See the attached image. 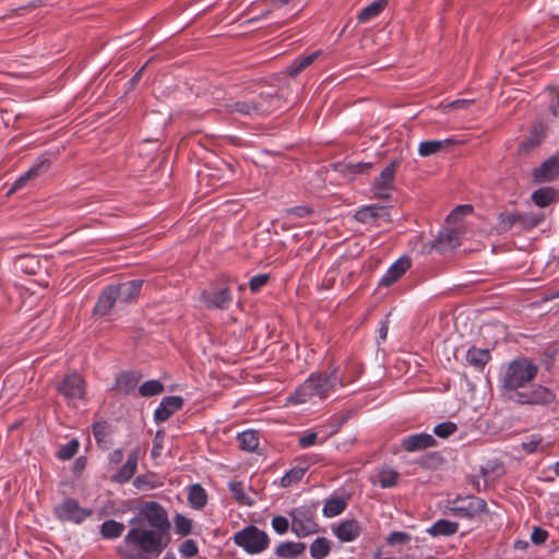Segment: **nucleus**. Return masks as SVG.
Listing matches in <instances>:
<instances>
[{
	"instance_id": "obj_16",
	"label": "nucleus",
	"mask_w": 559,
	"mask_h": 559,
	"mask_svg": "<svg viewBox=\"0 0 559 559\" xmlns=\"http://www.w3.org/2000/svg\"><path fill=\"white\" fill-rule=\"evenodd\" d=\"M547 127L537 122L532 127L530 136L520 143L518 154L527 155L531 151L535 150L545 139Z\"/></svg>"
},
{
	"instance_id": "obj_9",
	"label": "nucleus",
	"mask_w": 559,
	"mask_h": 559,
	"mask_svg": "<svg viewBox=\"0 0 559 559\" xmlns=\"http://www.w3.org/2000/svg\"><path fill=\"white\" fill-rule=\"evenodd\" d=\"M509 399L520 404H548L555 400V394L547 388L538 385L530 391L522 390L510 394Z\"/></svg>"
},
{
	"instance_id": "obj_58",
	"label": "nucleus",
	"mask_w": 559,
	"mask_h": 559,
	"mask_svg": "<svg viewBox=\"0 0 559 559\" xmlns=\"http://www.w3.org/2000/svg\"><path fill=\"white\" fill-rule=\"evenodd\" d=\"M163 439L164 435L162 431H157L155 435V438L153 440V449H152V456L158 457L160 455V450L163 448Z\"/></svg>"
},
{
	"instance_id": "obj_48",
	"label": "nucleus",
	"mask_w": 559,
	"mask_h": 559,
	"mask_svg": "<svg viewBox=\"0 0 559 559\" xmlns=\"http://www.w3.org/2000/svg\"><path fill=\"white\" fill-rule=\"evenodd\" d=\"M399 474L393 469H383L379 473V483L383 488L396 485Z\"/></svg>"
},
{
	"instance_id": "obj_31",
	"label": "nucleus",
	"mask_w": 559,
	"mask_h": 559,
	"mask_svg": "<svg viewBox=\"0 0 559 559\" xmlns=\"http://www.w3.org/2000/svg\"><path fill=\"white\" fill-rule=\"evenodd\" d=\"M459 524L449 520H439L427 532L431 536H451L457 532Z\"/></svg>"
},
{
	"instance_id": "obj_39",
	"label": "nucleus",
	"mask_w": 559,
	"mask_h": 559,
	"mask_svg": "<svg viewBox=\"0 0 559 559\" xmlns=\"http://www.w3.org/2000/svg\"><path fill=\"white\" fill-rule=\"evenodd\" d=\"M330 549V542L324 537H319L310 545V555L314 559H323L329 555Z\"/></svg>"
},
{
	"instance_id": "obj_18",
	"label": "nucleus",
	"mask_w": 559,
	"mask_h": 559,
	"mask_svg": "<svg viewBox=\"0 0 559 559\" xmlns=\"http://www.w3.org/2000/svg\"><path fill=\"white\" fill-rule=\"evenodd\" d=\"M142 280H133L119 285H111L120 302H130L138 297L142 288Z\"/></svg>"
},
{
	"instance_id": "obj_40",
	"label": "nucleus",
	"mask_w": 559,
	"mask_h": 559,
	"mask_svg": "<svg viewBox=\"0 0 559 559\" xmlns=\"http://www.w3.org/2000/svg\"><path fill=\"white\" fill-rule=\"evenodd\" d=\"M123 530L124 525L122 523L108 520L102 524L100 533L105 538H117L122 534Z\"/></svg>"
},
{
	"instance_id": "obj_10",
	"label": "nucleus",
	"mask_w": 559,
	"mask_h": 559,
	"mask_svg": "<svg viewBox=\"0 0 559 559\" xmlns=\"http://www.w3.org/2000/svg\"><path fill=\"white\" fill-rule=\"evenodd\" d=\"M57 389L68 400H81L85 395V382L78 373L64 377Z\"/></svg>"
},
{
	"instance_id": "obj_2",
	"label": "nucleus",
	"mask_w": 559,
	"mask_h": 559,
	"mask_svg": "<svg viewBox=\"0 0 559 559\" xmlns=\"http://www.w3.org/2000/svg\"><path fill=\"white\" fill-rule=\"evenodd\" d=\"M124 540L127 544L140 547L143 552L159 555L167 547L169 536L167 531L139 523L128 532Z\"/></svg>"
},
{
	"instance_id": "obj_21",
	"label": "nucleus",
	"mask_w": 559,
	"mask_h": 559,
	"mask_svg": "<svg viewBox=\"0 0 559 559\" xmlns=\"http://www.w3.org/2000/svg\"><path fill=\"white\" fill-rule=\"evenodd\" d=\"M139 454L140 450L134 449L129 455L126 464L116 473L112 475L111 479L114 481L123 484L131 479V477L134 475L138 466L139 461Z\"/></svg>"
},
{
	"instance_id": "obj_4",
	"label": "nucleus",
	"mask_w": 559,
	"mask_h": 559,
	"mask_svg": "<svg viewBox=\"0 0 559 559\" xmlns=\"http://www.w3.org/2000/svg\"><path fill=\"white\" fill-rule=\"evenodd\" d=\"M537 373V366L527 360H514L510 364L504 378L503 389L510 394L521 392L525 384L533 380Z\"/></svg>"
},
{
	"instance_id": "obj_27",
	"label": "nucleus",
	"mask_w": 559,
	"mask_h": 559,
	"mask_svg": "<svg viewBox=\"0 0 559 559\" xmlns=\"http://www.w3.org/2000/svg\"><path fill=\"white\" fill-rule=\"evenodd\" d=\"M359 531L356 520H346L337 526L335 534L342 542H352L359 535Z\"/></svg>"
},
{
	"instance_id": "obj_26",
	"label": "nucleus",
	"mask_w": 559,
	"mask_h": 559,
	"mask_svg": "<svg viewBox=\"0 0 559 559\" xmlns=\"http://www.w3.org/2000/svg\"><path fill=\"white\" fill-rule=\"evenodd\" d=\"M305 550L306 544L304 543L284 542L276 547L275 555L281 558L293 559L302 555Z\"/></svg>"
},
{
	"instance_id": "obj_23",
	"label": "nucleus",
	"mask_w": 559,
	"mask_h": 559,
	"mask_svg": "<svg viewBox=\"0 0 559 559\" xmlns=\"http://www.w3.org/2000/svg\"><path fill=\"white\" fill-rule=\"evenodd\" d=\"M117 301L119 300L114 287L111 285L107 286L98 297L93 313L95 316H106Z\"/></svg>"
},
{
	"instance_id": "obj_36",
	"label": "nucleus",
	"mask_w": 559,
	"mask_h": 559,
	"mask_svg": "<svg viewBox=\"0 0 559 559\" xmlns=\"http://www.w3.org/2000/svg\"><path fill=\"white\" fill-rule=\"evenodd\" d=\"M239 447L242 450L252 452L259 445V436L254 430H247L238 435Z\"/></svg>"
},
{
	"instance_id": "obj_60",
	"label": "nucleus",
	"mask_w": 559,
	"mask_h": 559,
	"mask_svg": "<svg viewBox=\"0 0 559 559\" xmlns=\"http://www.w3.org/2000/svg\"><path fill=\"white\" fill-rule=\"evenodd\" d=\"M317 433L316 432H311V433H307L305 436H302L300 439H299V444L302 447V448H307V447H310L312 444H314L316 440H317Z\"/></svg>"
},
{
	"instance_id": "obj_29",
	"label": "nucleus",
	"mask_w": 559,
	"mask_h": 559,
	"mask_svg": "<svg viewBox=\"0 0 559 559\" xmlns=\"http://www.w3.org/2000/svg\"><path fill=\"white\" fill-rule=\"evenodd\" d=\"M558 195L559 193L556 189L546 187L534 191L532 200L536 205L545 207L555 202L558 199Z\"/></svg>"
},
{
	"instance_id": "obj_15",
	"label": "nucleus",
	"mask_w": 559,
	"mask_h": 559,
	"mask_svg": "<svg viewBox=\"0 0 559 559\" xmlns=\"http://www.w3.org/2000/svg\"><path fill=\"white\" fill-rule=\"evenodd\" d=\"M59 518L71 520L76 523L82 522L85 518L92 514L91 510L82 509L78 501L74 499H67L58 509Z\"/></svg>"
},
{
	"instance_id": "obj_11",
	"label": "nucleus",
	"mask_w": 559,
	"mask_h": 559,
	"mask_svg": "<svg viewBox=\"0 0 559 559\" xmlns=\"http://www.w3.org/2000/svg\"><path fill=\"white\" fill-rule=\"evenodd\" d=\"M463 234V225H453L439 234L433 242V248L440 252L452 250L460 246V237Z\"/></svg>"
},
{
	"instance_id": "obj_7",
	"label": "nucleus",
	"mask_w": 559,
	"mask_h": 559,
	"mask_svg": "<svg viewBox=\"0 0 559 559\" xmlns=\"http://www.w3.org/2000/svg\"><path fill=\"white\" fill-rule=\"evenodd\" d=\"M450 510L457 516L472 519L487 511V503L479 497L457 498L451 502Z\"/></svg>"
},
{
	"instance_id": "obj_50",
	"label": "nucleus",
	"mask_w": 559,
	"mask_h": 559,
	"mask_svg": "<svg viewBox=\"0 0 559 559\" xmlns=\"http://www.w3.org/2000/svg\"><path fill=\"white\" fill-rule=\"evenodd\" d=\"M79 450V441L72 439L58 451V457L61 460H70Z\"/></svg>"
},
{
	"instance_id": "obj_25",
	"label": "nucleus",
	"mask_w": 559,
	"mask_h": 559,
	"mask_svg": "<svg viewBox=\"0 0 559 559\" xmlns=\"http://www.w3.org/2000/svg\"><path fill=\"white\" fill-rule=\"evenodd\" d=\"M384 216H389L386 207L369 205L358 210L354 217L360 223H368Z\"/></svg>"
},
{
	"instance_id": "obj_14",
	"label": "nucleus",
	"mask_w": 559,
	"mask_h": 559,
	"mask_svg": "<svg viewBox=\"0 0 559 559\" xmlns=\"http://www.w3.org/2000/svg\"><path fill=\"white\" fill-rule=\"evenodd\" d=\"M201 298L209 309H225L231 301L228 287L203 292Z\"/></svg>"
},
{
	"instance_id": "obj_13",
	"label": "nucleus",
	"mask_w": 559,
	"mask_h": 559,
	"mask_svg": "<svg viewBox=\"0 0 559 559\" xmlns=\"http://www.w3.org/2000/svg\"><path fill=\"white\" fill-rule=\"evenodd\" d=\"M534 181L542 183L552 181L559 176V153L545 160L532 173Z\"/></svg>"
},
{
	"instance_id": "obj_1",
	"label": "nucleus",
	"mask_w": 559,
	"mask_h": 559,
	"mask_svg": "<svg viewBox=\"0 0 559 559\" xmlns=\"http://www.w3.org/2000/svg\"><path fill=\"white\" fill-rule=\"evenodd\" d=\"M343 386L345 380L337 376L336 369L328 372H314L288 397L295 404H302L313 397L325 400L335 390L336 385Z\"/></svg>"
},
{
	"instance_id": "obj_52",
	"label": "nucleus",
	"mask_w": 559,
	"mask_h": 559,
	"mask_svg": "<svg viewBox=\"0 0 559 559\" xmlns=\"http://www.w3.org/2000/svg\"><path fill=\"white\" fill-rule=\"evenodd\" d=\"M272 527L277 534L283 535L288 531L289 522L286 518L276 515L272 519Z\"/></svg>"
},
{
	"instance_id": "obj_49",
	"label": "nucleus",
	"mask_w": 559,
	"mask_h": 559,
	"mask_svg": "<svg viewBox=\"0 0 559 559\" xmlns=\"http://www.w3.org/2000/svg\"><path fill=\"white\" fill-rule=\"evenodd\" d=\"M229 489L233 492L234 498L241 503L251 506V501L248 500L245 493V485L241 481L229 483Z\"/></svg>"
},
{
	"instance_id": "obj_63",
	"label": "nucleus",
	"mask_w": 559,
	"mask_h": 559,
	"mask_svg": "<svg viewBox=\"0 0 559 559\" xmlns=\"http://www.w3.org/2000/svg\"><path fill=\"white\" fill-rule=\"evenodd\" d=\"M134 486L139 489H143V488H146L148 487V484L145 479V476H138L135 479H134Z\"/></svg>"
},
{
	"instance_id": "obj_64",
	"label": "nucleus",
	"mask_w": 559,
	"mask_h": 559,
	"mask_svg": "<svg viewBox=\"0 0 559 559\" xmlns=\"http://www.w3.org/2000/svg\"><path fill=\"white\" fill-rule=\"evenodd\" d=\"M123 453L121 450H116L110 454V461L112 463H120L122 461Z\"/></svg>"
},
{
	"instance_id": "obj_41",
	"label": "nucleus",
	"mask_w": 559,
	"mask_h": 559,
	"mask_svg": "<svg viewBox=\"0 0 559 559\" xmlns=\"http://www.w3.org/2000/svg\"><path fill=\"white\" fill-rule=\"evenodd\" d=\"M385 3V0L372 2L371 4L361 10V12L357 16L358 21L362 23L377 16L384 9Z\"/></svg>"
},
{
	"instance_id": "obj_20",
	"label": "nucleus",
	"mask_w": 559,
	"mask_h": 559,
	"mask_svg": "<svg viewBox=\"0 0 559 559\" xmlns=\"http://www.w3.org/2000/svg\"><path fill=\"white\" fill-rule=\"evenodd\" d=\"M411 259L408 257L400 258L391 265L385 275L381 278L380 285L389 287L395 283L409 267Z\"/></svg>"
},
{
	"instance_id": "obj_59",
	"label": "nucleus",
	"mask_w": 559,
	"mask_h": 559,
	"mask_svg": "<svg viewBox=\"0 0 559 559\" xmlns=\"http://www.w3.org/2000/svg\"><path fill=\"white\" fill-rule=\"evenodd\" d=\"M312 209L306 205L295 206L287 210V213L294 214L298 217H306L312 214Z\"/></svg>"
},
{
	"instance_id": "obj_34",
	"label": "nucleus",
	"mask_w": 559,
	"mask_h": 559,
	"mask_svg": "<svg viewBox=\"0 0 559 559\" xmlns=\"http://www.w3.org/2000/svg\"><path fill=\"white\" fill-rule=\"evenodd\" d=\"M140 381V376L135 372H126L117 378V388L124 394L135 389Z\"/></svg>"
},
{
	"instance_id": "obj_46",
	"label": "nucleus",
	"mask_w": 559,
	"mask_h": 559,
	"mask_svg": "<svg viewBox=\"0 0 559 559\" xmlns=\"http://www.w3.org/2000/svg\"><path fill=\"white\" fill-rule=\"evenodd\" d=\"M515 224H519V213H502L498 229L500 233H506Z\"/></svg>"
},
{
	"instance_id": "obj_45",
	"label": "nucleus",
	"mask_w": 559,
	"mask_h": 559,
	"mask_svg": "<svg viewBox=\"0 0 559 559\" xmlns=\"http://www.w3.org/2000/svg\"><path fill=\"white\" fill-rule=\"evenodd\" d=\"M472 205H457L447 217L450 225H462L460 219L463 215L472 213Z\"/></svg>"
},
{
	"instance_id": "obj_54",
	"label": "nucleus",
	"mask_w": 559,
	"mask_h": 559,
	"mask_svg": "<svg viewBox=\"0 0 559 559\" xmlns=\"http://www.w3.org/2000/svg\"><path fill=\"white\" fill-rule=\"evenodd\" d=\"M270 276L267 274H260L253 276L249 282V287L252 292H258L262 286L269 282Z\"/></svg>"
},
{
	"instance_id": "obj_24",
	"label": "nucleus",
	"mask_w": 559,
	"mask_h": 559,
	"mask_svg": "<svg viewBox=\"0 0 559 559\" xmlns=\"http://www.w3.org/2000/svg\"><path fill=\"white\" fill-rule=\"evenodd\" d=\"M14 267L15 270L21 271L28 275H36L43 269L40 259L36 255L31 254H23L17 257L14 262Z\"/></svg>"
},
{
	"instance_id": "obj_42",
	"label": "nucleus",
	"mask_w": 559,
	"mask_h": 559,
	"mask_svg": "<svg viewBox=\"0 0 559 559\" xmlns=\"http://www.w3.org/2000/svg\"><path fill=\"white\" fill-rule=\"evenodd\" d=\"M307 467L297 466L288 471L281 479L282 487H289L298 483L305 475Z\"/></svg>"
},
{
	"instance_id": "obj_28",
	"label": "nucleus",
	"mask_w": 559,
	"mask_h": 559,
	"mask_svg": "<svg viewBox=\"0 0 559 559\" xmlns=\"http://www.w3.org/2000/svg\"><path fill=\"white\" fill-rule=\"evenodd\" d=\"M455 141L452 139L445 140H433V141H424L419 144L418 153L421 157H427L438 152L442 151L448 145L454 144Z\"/></svg>"
},
{
	"instance_id": "obj_32",
	"label": "nucleus",
	"mask_w": 559,
	"mask_h": 559,
	"mask_svg": "<svg viewBox=\"0 0 559 559\" xmlns=\"http://www.w3.org/2000/svg\"><path fill=\"white\" fill-rule=\"evenodd\" d=\"M490 359V353L487 349L471 348L466 354L467 362L477 368L483 369Z\"/></svg>"
},
{
	"instance_id": "obj_19",
	"label": "nucleus",
	"mask_w": 559,
	"mask_h": 559,
	"mask_svg": "<svg viewBox=\"0 0 559 559\" xmlns=\"http://www.w3.org/2000/svg\"><path fill=\"white\" fill-rule=\"evenodd\" d=\"M50 166L49 159H41L38 164L29 168L24 175L17 178L12 188L8 191V195L23 188L29 180L35 179L40 174L45 173Z\"/></svg>"
},
{
	"instance_id": "obj_12",
	"label": "nucleus",
	"mask_w": 559,
	"mask_h": 559,
	"mask_svg": "<svg viewBox=\"0 0 559 559\" xmlns=\"http://www.w3.org/2000/svg\"><path fill=\"white\" fill-rule=\"evenodd\" d=\"M142 513L145 515L151 527L169 531L170 524L165 510L155 501L147 502Z\"/></svg>"
},
{
	"instance_id": "obj_30",
	"label": "nucleus",
	"mask_w": 559,
	"mask_h": 559,
	"mask_svg": "<svg viewBox=\"0 0 559 559\" xmlns=\"http://www.w3.org/2000/svg\"><path fill=\"white\" fill-rule=\"evenodd\" d=\"M371 167V163H340L334 165L336 171L348 178H353L357 174L366 173Z\"/></svg>"
},
{
	"instance_id": "obj_5",
	"label": "nucleus",
	"mask_w": 559,
	"mask_h": 559,
	"mask_svg": "<svg viewBox=\"0 0 559 559\" xmlns=\"http://www.w3.org/2000/svg\"><path fill=\"white\" fill-rule=\"evenodd\" d=\"M234 542L249 554H259L269 547L270 538L264 531L249 525L235 534Z\"/></svg>"
},
{
	"instance_id": "obj_38",
	"label": "nucleus",
	"mask_w": 559,
	"mask_h": 559,
	"mask_svg": "<svg viewBox=\"0 0 559 559\" xmlns=\"http://www.w3.org/2000/svg\"><path fill=\"white\" fill-rule=\"evenodd\" d=\"M345 508H346V501L343 498H341V497L332 498L325 502L324 508H323V514L326 518H333V516L341 514L345 510Z\"/></svg>"
},
{
	"instance_id": "obj_22",
	"label": "nucleus",
	"mask_w": 559,
	"mask_h": 559,
	"mask_svg": "<svg viewBox=\"0 0 559 559\" xmlns=\"http://www.w3.org/2000/svg\"><path fill=\"white\" fill-rule=\"evenodd\" d=\"M433 445H436V440L428 433L413 435L404 439L402 442V447L408 452L425 450Z\"/></svg>"
},
{
	"instance_id": "obj_55",
	"label": "nucleus",
	"mask_w": 559,
	"mask_h": 559,
	"mask_svg": "<svg viewBox=\"0 0 559 559\" xmlns=\"http://www.w3.org/2000/svg\"><path fill=\"white\" fill-rule=\"evenodd\" d=\"M180 552L186 557H193L198 554L197 544L192 539H187L180 546Z\"/></svg>"
},
{
	"instance_id": "obj_53",
	"label": "nucleus",
	"mask_w": 559,
	"mask_h": 559,
	"mask_svg": "<svg viewBox=\"0 0 559 559\" xmlns=\"http://www.w3.org/2000/svg\"><path fill=\"white\" fill-rule=\"evenodd\" d=\"M409 540L411 536L405 532H393L386 538V543L389 545L405 544L408 543Z\"/></svg>"
},
{
	"instance_id": "obj_8",
	"label": "nucleus",
	"mask_w": 559,
	"mask_h": 559,
	"mask_svg": "<svg viewBox=\"0 0 559 559\" xmlns=\"http://www.w3.org/2000/svg\"><path fill=\"white\" fill-rule=\"evenodd\" d=\"M400 162L392 160L380 174L372 185L374 195L379 199L388 200L391 197V191L394 189L395 171Z\"/></svg>"
},
{
	"instance_id": "obj_57",
	"label": "nucleus",
	"mask_w": 559,
	"mask_h": 559,
	"mask_svg": "<svg viewBox=\"0 0 559 559\" xmlns=\"http://www.w3.org/2000/svg\"><path fill=\"white\" fill-rule=\"evenodd\" d=\"M547 538H548V532L540 527H535L531 535L532 542L536 545L544 544Z\"/></svg>"
},
{
	"instance_id": "obj_33",
	"label": "nucleus",
	"mask_w": 559,
	"mask_h": 559,
	"mask_svg": "<svg viewBox=\"0 0 559 559\" xmlns=\"http://www.w3.org/2000/svg\"><path fill=\"white\" fill-rule=\"evenodd\" d=\"M207 496L205 490L199 484H194L189 488L188 501L194 509H202L206 504Z\"/></svg>"
},
{
	"instance_id": "obj_47",
	"label": "nucleus",
	"mask_w": 559,
	"mask_h": 559,
	"mask_svg": "<svg viewBox=\"0 0 559 559\" xmlns=\"http://www.w3.org/2000/svg\"><path fill=\"white\" fill-rule=\"evenodd\" d=\"M175 530L178 534L187 536L191 533L192 524L191 520L183 516L182 514H176L174 519Z\"/></svg>"
},
{
	"instance_id": "obj_51",
	"label": "nucleus",
	"mask_w": 559,
	"mask_h": 559,
	"mask_svg": "<svg viewBox=\"0 0 559 559\" xmlns=\"http://www.w3.org/2000/svg\"><path fill=\"white\" fill-rule=\"evenodd\" d=\"M457 429V426L452 423V421H444V423H441L439 425H437L433 429V432L439 437V438H448L450 437L451 435H453Z\"/></svg>"
},
{
	"instance_id": "obj_56",
	"label": "nucleus",
	"mask_w": 559,
	"mask_h": 559,
	"mask_svg": "<svg viewBox=\"0 0 559 559\" xmlns=\"http://www.w3.org/2000/svg\"><path fill=\"white\" fill-rule=\"evenodd\" d=\"M487 476H488V471L485 468H481V477L473 478L472 484L478 492L487 489V487H488Z\"/></svg>"
},
{
	"instance_id": "obj_6",
	"label": "nucleus",
	"mask_w": 559,
	"mask_h": 559,
	"mask_svg": "<svg viewBox=\"0 0 559 559\" xmlns=\"http://www.w3.org/2000/svg\"><path fill=\"white\" fill-rule=\"evenodd\" d=\"M292 518V531L298 537H306L318 532V524L313 520V513L309 509L298 508L289 512Z\"/></svg>"
},
{
	"instance_id": "obj_3",
	"label": "nucleus",
	"mask_w": 559,
	"mask_h": 559,
	"mask_svg": "<svg viewBox=\"0 0 559 559\" xmlns=\"http://www.w3.org/2000/svg\"><path fill=\"white\" fill-rule=\"evenodd\" d=\"M278 99L277 96H274L272 93H260L258 96L226 103L224 105L225 110L228 114H240L243 116H262L269 115L273 110V106L271 102Z\"/></svg>"
},
{
	"instance_id": "obj_37",
	"label": "nucleus",
	"mask_w": 559,
	"mask_h": 559,
	"mask_svg": "<svg viewBox=\"0 0 559 559\" xmlns=\"http://www.w3.org/2000/svg\"><path fill=\"white\" fill-rule=\"evenodd\" d=\"M319 53V51H316L307 57L295 60L294 63L287 69V74L292 78L297 76L318 58Z\"/></svg>"
},
{
	"instance_id": "obj_17",
	"label": "nucleus",
	"mask_w": 559,
	"mask_h": 559,
	"mask_svg": "<svg viewBox=\"0 0 559 559\" xmlns=\"http://www.w3.org/2000/svg\"><path fill=\"white\" fill-rule=\"evenodd\" d=\"M183 401L180 396H166L162 400L155 411L154 418L157 423L166 421L176 411L182 407Z\"/></svg>"
},
{
	"instance_id": "obj_44",
	"label": "nucleus",
	"mask_w": 559,
	"mask_h": 559,
	"mask_svg": "<svg viewBox=\"0 0 559 559\" xmlns=\"http://www.w3.org/2000/svg\"><path fill=\"white\" fill-rule=\"evenodd\" d=\"M544 221L543 214H520L519 213V225L523 229H532L539 225Z\"/></svg>"
},
{
	"instance_id": "obj_62",
	"label": "nucleus",
	"mask_w": 559,
	"mask_h": 559,
	"mask_svg": "<svg viewBox=\"0 0 559 559\" xmlns=\"http://www.w3.org/2000/svg\"><path fill=\"white\" fill-rule=\"evenodd\" d=\"M471 103V100H467V99H457V100H454L450 104H448L445 106V108H452V109H456V108H464L466 107L468 104Z\"/></svg>"
},
{
	"instance_id": "obj_35",
	"label": "nucleus",
	"mask_w": 559,
	"mask_h": 559,
	"mask_svg": "<svg viewBox=\"0 0 559 559\" xmlns=\"http://www.w3.org/2000/svg\"><path fill=\"white\" fill-rule=\"evenodd\" d=\"M93 435L99 445L108 448L110 426L106 421H96L93 424Z\"/></svg>"
},
{
	"instance_id": "obj_43",
	"label": "nucleus",
	"mask_w": 559,
	"mask_h": 559,
	"mask_svg": "<svg viewBox=\"0 0 559 559\" xmlns=\"http://www.w3.org/2000/svg\"><path fill=\"white\" fill-rule=\"evenodd\" d=\"M164 391V385L158 380H150L144 382L140 388L139 392L144 397L155 396Z\"/></svg>"
},
{
	"instance_id": "obj_61",
	"label": "nucleus",
	"mask_w": 559,
	"mask_h": 559,
	"mask_svg": "<svg viewBox=\"0 0 559 559\" xmlns=\"http://www.w3.org/2000/svg\"><path fill=\"white\" fill-rule=\"evenodd\" d=\"M540 441H542V438H537V439H534V440H532L530 442H523L522 443V448L526 452L533 453L536 450V448L538 447V444L540 443Z\"/></svg>"
}]
</instances>
